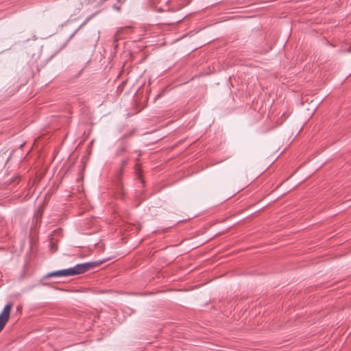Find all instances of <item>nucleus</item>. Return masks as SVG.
I'll use <instances>...</instances> for the list:
<instances>
[{
	"label": "nucleus",
	"instance_id": "7ed1b4c3",
	"mask_svg": "<svg viewBox=\"0 0 351 351\" xmlns=\"http://www.w3.org/2000/svg\"><path fill=\"white\" fill-rule=\"evenodd\" d=\"M50 247H51V250L52 252H55L57 250V247L53 243H51Z\"/></svg>",
	"mask_w": 351,
	"mask_h": 351
},
{
	"label": "nucleus",
	"instance_id": "f257e3e1",
	"mask_svg": "<svg viewBox=\"0 0 351 351\" xmlns=\"http://www.w3.org/2000/svg\"><path fill=\"white\" fill-rule=\"evenodd\" d=\"M99 265V264L96 262L77 264L73 267L51 272L47 274V277H62L79 275L85 273Z\"/></svg>",
	"mask_w": 351,
	"mask_h": 351
},
{
	"label": "nucleus",
	"instance_id": "39448f33",
	"mask_svg": "<svg viewBox=\"0 0 351 351\" xmlns=\"http://www.w3.org/2000/svg\"><path fill=\"white\" fill-rule=\"evenodd\" d=\"M126 163H127V162H126V161H123V162H122V165H123V166H124Z\"/></svg>",
	"mask_w": 351,
	"mask_h": 351
},
{
	"label": "nucleus",
	"instance_id": "f03ea898",
	"mask_svg": "<svg viewBox=\"0 0 351 351\" xmlns=\"http://www.w3.org/2000/svg\"><path fill=\"white\" fill-rule=\"evenodd\" d=\"M12 307V304L11 303H8L0 313V332L4 328L10 318Z\"/></svg>",
	"mask_w": 351,
	"mask_h": 351
},
{
	"label": "nucleus",
	"instance_id": "20e7f679",
	"mask_svg": "<svg viewBox=\"0 0 351 351\" xmlns=\"http://www.w3.org/2000/svg\"><path fill=\"white\" fill-rule=\"evenodd\" d=\"M138 171H139V167H138V165H136V167H135V171H136V173H139Z\"/></svg>",
	"mask_w": 351,
	"mask_h": 351
}]
</instances>
